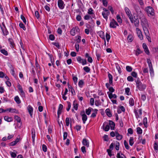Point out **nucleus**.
Returning <instances> with one entry per match:
<instances>
[{
  "mask_svg": "<svg viewBox=\"0 0 158 158\" xmlns=\"http://www.w3.org/2000/svg\"><path fill=\"white\" fill-rule=\"evenodd\" d=\"M140 21L141 25H142L143 29L146 38L149 41L151 42V38L149 36L148 30L149 28V25L147 20L145 17L144 18L141 19Z\"/></svg>",
  "mask_w": 158,
  "mask_h": 158,
  "instance_id": "obj_1",
  "label": "nucleus"
},
{
  "mask_svg": "<svg viewBox=\"0 0 158 158\" xmlns=\"http://www.w3.org/2000/svg\"><path fill=\"white\" fill-rule=\"evenodd\" d=\"M125 10L131 22L134 23L135 27H138L139 23V20L136 19V16L134 15H133V16H132L131 12L128 8L125 7Z\"/></svg>",
  "mask_w": 158,
  "mask_h": 158,
  "instance_id": "obj_2",
  "label": "nucleus"
},
{
  "mask_svg": "<svg viewBox=\"0 0 158 158\" xmlns=\"http://www.w3.org/2000/svg\"><path fill=\"white\" fill-rule=\"evenodd\" d=\"M135 9L136 12V19H137L138 20L139 19L141 20L145 17L141 11L139 7L138 6L135 5Z\"/></svg>",
  "mask_w": 158,
  "mask_h": 158,
  "instance_id": "obj_3",
  "label": "nucleus"
},
{
  "mask_svg": "<svg viewBox=\"0 0 158 158\" xmlns=\"http://www.w3.org/2000/svg\"><path fill=\"white\" fill-rule=\"evenodd\" d=\"M145 10L149 16H153L154 15V10L152 7L150 6H147L145 8Z\"/></svg>",
  "mask_w": 158,
  "mask_h": 158,
  "instance_id": "obj_4",
  "label": "nucleus"
},
{
  "mask_svg": "<svg viewBox=\"0 0 158 158\" xmlns=\"http://www.w3.org/2000/svg\"><path fill=\"white\" fill-rule=\"evenodd\" d=\"M136 85L137 87L140 91L144 90L146 87V85L145 84H142L138 80L136 81Z\"/></svg>",
  "mask_w": 158,
  "mask_h": 158,
  "instance_id": "obj_5",
  "label": "nucleus"
},
{
  "mask_svg": "<svg viewBox=\"0 0 158 158\" xmlns=\"http://www.w3.org/2000/svg\"><path fill=\"white\" fill-rule=\"evenodd\" d=\"M103 11L102 13V15L103 18L105 19H107L110 14L109 11L105 8H103Z\"/></svg>",
  "mask_w": 158,
  "mask_h": 158,
  "instance_id": "obj_6",
  "label": "nucleus"
},
{
  "mask_svg": "<svg viewBox=\"0 0 158 158\" xmlns=\"http://www.w3.org/2000/svg\"><path fill=\"white\" fill-rule=\"evenodd\" d=\"M136 33L140 40H143V37L140 30L137 27L136 29Z\"/></svg>",
  "mask_w": 158,
  "mask_h": 158,
  "instance_id": "obj_7",
  "label": "nucleus"
},
{
  "mask_svg": "<svg viewBox=\"0 0 158 158\" xmlns=\"http://www.w3.org/2000/svg\"><path fill=\"white\" fill-rule=\"evenodd\" d=\"M80 114L82 116L83 123L85 124L87 119V116L85 114L84 111L81 112Z\"/></svg>",
  "mask_w": 158,
  "mask_h": 158,
  "instance_id": "obj_8",
  "label": "nucleus"
},
{
  "mask_svg": "<svg viewBox=\"0 0 158 158\" xmlns=\"http://www.w3.org/2000/svg\"><path fill=\"white\" fill-rule=\"evenodd\" d=\"M118 26V23L114 19L112 20L110 23V26L111 27L115 28Z\"/></svg>",
  "mask_w": 158,
  "mask_h": 158,
  "instance_id": "obj_9",
  "label": "nucleus"
},
{
  "mask_svg": "<svg viewBox=\"0 0 158 158\" xmlns=\"http://www.w3.org/2000/svg\"><path fill=\"white\" fill-rule=\"evenodd\" d=\"M78 30L79 28L78 27L73 28L70 31L71 34L73 36L75 35L77 32H78Z\"/></svg>",
  "mask_w": 158,
  "mask_h": 158,
  "instance_id": "obj_10",
  "label": "nucleus"
},
{
  "mask_svg": "<svg viewBox=\"0 0 158 158\" xmlns=\"http://www.w3.org/2000/svg\"><path fill=\"white\" fill-rule=\"evenodd\" d=\"M58 5L60 9H63L64 7V2L62 0H59L58 1Z\"/></svg>",
  "mask_w": 158,
  "mask_h": 158,
  "instance_id": "obj_11",
  "label": "nucleus"
},
{
  "mask_svg": "<svg viewBox=\"0 0 158 158\" xmlns=\"http://www.w3.org/2000/svg\"><path fill=\"white\" fill-rule=\"evenodd\" d=\"M82 143L84 146H86L87 147H89V142L86 139H83Z\"/></svg>",
  "mask_w": 158,
  "mask_h": 158,
  "instance_id": "obj_12",
  "label": "nucleus"
},
{
  "mask_svg": "<svg viewBox=\"0 0 158 158\" xmlns=\"http://www.w3.org/2000/svg\"><path fill=\"white\" fill-rule=\"evenodd\" d=\"M63 106L62 104H60L59 106L58 109L57 111V114L58 118L59 117L60 115L61 114V113L62 110L63 109Z\"/></svg>",
  "mask_w": 158,
  "mask_h": 158,
  "instance_id": "obj_13",
  "label": "nucleus"
},
{
  "mask_svg": "<svg viewBox=\"0 0 158 158\" xmlns=\"http://www.w3.org/2000/svg\"><path fill=\"white\" fill-rule=\"evenodd\" d=\"M27 110L30 116L32 117L33 113V108L30 105H29L27 108Z\"/></svg>",
  "mask_w": 158,
  "mask_h": 158,
  "instance_id": "obj_14",
  "label": "nucleus"
},
{
  "mask_svg": "<svg viewBox=\"0 0 158 158\" xmlns=\"http://www.w3.org/2000/svg\"><path fill=\"white\" fill-rule=\"evenodd\" d=\"M106 123H104L103 124V128L104 130L107 131H109L110 129L109 126L107 124H106Z\"/></svg>",
  "mask_w": 158,
  "mask_h": 158,
  "instance_id": "obj_15",
  "label": "nucleus"
},
{
  "mask_svg": "<svg viewBox=\"0 0 158 158\" xmlns=\"http://www.w3.org/2000/svg\"><path fill=\"white\" fill-rule=\"evenodd\" d=\"M97 33L101 38L103 40H105V35L103 32L101 31L98 32Z\"/></svg>",
  "mask_w": 158,
  "mask_h": 158,
  "instance_id": "obj_16",
  "label": "nucleus"
},
{
  "mask_svg": "<svg viewBox=\"0 0 158 158\" xmlns=\"http://www.w3.org/2000/svg\"><path fill=\"white\" fill-rule=\"evenodd\" d=\"M116 157L117 158H126V156L120 152L117 154Z\"/></svg>",
  "mask_w": 158,
  "mask_h": 158,
  "instance_id": "obj_17",
  "label": "nucleus"
},
{
  "mask_svg": "<svg viewBox=\"0 0 158 158\" xmlns=\"http://www.w3.org/2000/svg\"><path fill=\"white\" fill-rule=\"evenodd\" d=\"M7 110H8V111L11 113H18V111L15 109L14 108H7Z\"/></svg>",
  "mask_w": 158,
  "mask_h": 158,
  "instance_id": "obj_18",
  "label": "nucleus"
},
{
  "mask_svg": "<svg viewBox=\"0 0 158 158\" xmlns=\"http://www.w3.org/2000/svg\"><path fill=\"white\" fill-rule=\"evenodd\" d=\"M20 139L19 138H17L16 140L10 143V145L11 146H13L16 144L19 141Z\"/></svg>",
  "mask_w": 158,
  "mask_h": 158,
  "instance_id": "obj_19",
  "label": "nucleus"
},
{
  "mask_svg": "<svg viewBox=\"0 0 158 158\" xmlns=\"http://www.w3.org/2000/svg\"><path fill=\"white\" fill-rule=\"evenodd\" d=\"M115 135L116 137L117 140H120L122 139V135H120L118 132H115Z\"/></svg>",
  "mask_w": 158,
  "mask_h": 158,
  "instance_id": "obj_20",
  "label": "nucleus"
},
{
  "mask_svg": "<svg viewBox=\"0 0 158 158\" xmlns=\"http://www.w3.org/2000/svg\"><path fill=\"white\" fill-rule=\"evenodd\" d=\"M31 135L32 141L33 142L35 141V131L34 129H33L31 130Z\"/></svg>",
  "mask_w": 158,
  "mask_h": 158,
  "instance_id": "obj_21",
  "label": "nucleus"
},
{
  "mask_svg": "<svg viewBox=\"0 0 158 158\" xmlns=\"http://www.w3.org/2000/svg\"><path fill=\"white\" fill-rule=\"evenodd\" d=\"M78 104L77 102L75 101H74L73 102V108L75 110H77L78 108Z\"/></svg>",
  "mask_w": 158,
  "mask_h": 158,
  "instance_id": "obj_22",
  "label": "nucleus"
},
{
  "mask_svg": "<svg viewBox=\"0 0 158 158\" xmlns=\"http://www.w3.org/2000/svg\"><path fill=\"white\" fill-rule=\"evenodd\" d=\"M109 125L110 126L111 130H114L115 126V124L114 123L111 121H110Z\"/></svg>",
  "mask_w": 158,
  "mask_h": 158,
  "instance_id": "obj_23",
  "label": "nucleus"
},
{
  "mask_svg": "<svg viewBox=\"0 0 158 158\" xmlns=\"http://www.w3.org/2000/svg\"><path fill=\"white\" fill-rule=\"evenodd\" d=\"M4 119L8 122H11L12 120V118H11L10 117H8L7 116H5L4 117Z\"/></svg>",
  "mask_w": 158,
  "mask_h": 158,
  "instance_id": "obj_24",
  "label": "nucleus"
},
{
  "mask_svg": "<svg viewBox=\"0 0 158 158\" xmlns=\"http://www.w3.org/2000/svg\"><path fill=\"white\" fill-rule=\"evenodd\" d=\"M109 97L110 99L115 98H116L117 96L115 94H113L112 93H110L109 94Z\"/></svg>",
  "mask_w": 158,
  "mask_h": 158,
  "instance_id": "obj_25",
  "label": "nucleus"
},
{
  "mask_svg": "<svg viewBox=\"0 0 158 158\" xmlns=\"http://www.w3.org/2000/svg\"><path fill=\"white\" fill-rule=\"evenodd\" d=\"M105 112L108 116L110 117L112 116V114L110 112V110L109 109H106V110Z\"/></svg>",
  "mask_w": 158,
  "mask_h": 158,
  "instance_id": "obj_26",
  "label": "nucleus"
},
{
  "mask_svg": "<svg viewBox=\"0 0 158 158\" xmlns=\"http://www.w3.org/2000/svg\"><path fill=\"white\" fill-rule=\"evenodd\" d=\"M108 77L109 79V83L111 84L112 83L113 77L112 75L110 73H109L108 75Z\"/></svg>",
  "mask_w": 158,
  "mask_h": 158,
  "instance_id": "obj_27",
  "label": "nucleus"
},
{
  "mask_svg": "<svg viewBox=\"0 0 158 158\" xmlns=\"http://www.w3.org/2000/svg\"><path fill=\"white\" fill-rule=\"evenodd\" d=\"M127 39L129 42H132L133 40V37L132 35H129L127 37Z\"/></svg>",
  "mask_w": 158,
  "mask_h": 158,
  "instance_id": "obj_28",
  "label": "nucleus"
},
{
  "mask_svg": "<svg viewBox=\"0 0 158 158\" xmlns=\"http://www.w3.org/2000/svg\"><path fill=\"white\" fill-rule=\"evenodd\" d=\"M129 103L131 106H133L134 104V101L132 98H130L129 100Z\"/></svg>",
  "mask_w": 158,
  "mask_h": 158,
  "instance_id": "obj_29",
  "label": "nucleus"
},
{
  "mask_svg": "<svg viewBox=\"0 0 158 158\" xmlns=\"http://www.w3.org/2000/svg\"><path fill=\"white\" fill-rule=\"evenodd\" d=\"M147 62L149 67H152V66L151 60L149 59H147Z\"/></svg>",
  "mask_w": 158,
  "mask_h": 158,
  "instance_id": "obj_30",
  "label": "nucleus"
},
{
  "mask_svg": "<svg viewBox=\"0 0 158 158\" xmlns=\"http://www.w3.org/2000/svg\"><path fill=\"white\" fill-rule=\"evenodd\" d=\"M0 52L1 53L5 56H7L8 54L7 52L4 49L1 50Z\"/></svg>",
  "mask_w": 158,
  "mask_h": 158,
  "instance_id": "obj_31",
  "label": "nucleus"
},
{
  "mask_svg": "<svg viewBox=\"0 0 158 158\" xmlns=\"http://www.w3.org/2000/svg\"><path fill=\"white\" fill-rule=\"evenodd\" d=\"M129 142L130 145L131 146H132L134 143L133 137H131L130 138Z\"/></svg>",
  "mask_w": 158,
  "mask_h": 158,
  "instance_id": "obj_32",
  "label": "nucleus"
},
{
  "mask_svg": "<svg viewBox=\"0 0 158 158\" xmlns=\"http://www.w3.org/2000/svg\"><path fill=\"white\" fill-rule=\"evenodd\" d=\"M139 139L140 141V142H141L142 144H144L145 143L146 140L145 139H142V138L141 136L139 137Z\"/></svg>",
  "mask_w": 158,
  "mask_h": 158,
  "instance_id": "obj_33",
  "label": "nucleus"
},
{
  "mask_svg": "<svg viewBox=\"0 0 158 158\" xmlns=\"http://www.w3.org/2000/svg\"><path fill=\"white\" fill-rule=\"evenodd\" d=\"M87 13L89 15L94 14V10L92 8H90L88 10Z\"/></svg>",
  "mask_w": 158,
  "mask_h": 158,
  "instance_id": "obj_34",
  "label": "nucleus"
},
{
  "mask_svg": "<svg viewBox=\"0 0 158 158\" xmlns=\"http://www.w3.org/2000/svg\"><path fill=\"white\" fill-rule=\"evenodd\" d=\"M93 109L91 108H89L88 109H86L85 110L86 113L88 115H89L91 113V109Z\"/></svg>",
  "mask_w": 158,
  "mask_h": 158,
  "instance_id": "obj_35",
  "label": "nucleus"
},
{
  "mask_svg": "<svg viewBox=\"0 0 158 158\" xmlns=\"http://www.w3.org/2000/svg\"><path fill=\"white\" fill-rule=\"evenodd\" d=\"M15 100L18 104L20 103L21 102L18 96H16L15 97Z\"/></svg>",
  "mask_w": 158,
  "mask_h": 158,
  "instance_id": "obj_36",
  "label": "nucleus"
},
{
  "mask_svg": "<svg viewBox=\"0 0 158 158\" xmlns=\"http://www.w3.org/2000/svg\"><path fill=\"white\" fill-rule=\"evenodd\" d=\"M154 148L155 151H157L158 150V144L156 142H155L154 145Z\"/></svg>",
  "mask_w": 158,
  "mask_h": 158,
  "instance_id": "obj_37",
  "label": "nucleus"
},
{
  "mask_svg": "<svg viewBox=\"0 0 158 158\" xmlns=\"http://www.w3.org/2000/svg\"><path fill=\"white\" fill-rule=\"evenodd\" d=\"M115 147V148L117 150H119V143L118 142H117L114 145Z\"/></svg>",
  "mask_w": 158,
  "mask_h": 158,
  "instance_id": "obj_38",
  "label": "nucleus"
},
{
  "mask_svg": "<svg viewBox=\"0 0 158 158\" xmlns=\"http://www.w3.org/2000/svg\"><path fill=\"white\" fill-rule=\"evenodd\" d=\"M116 18L117 20V21L118 23H122V20L121 18V17L119 15H118L116 16Z\"/></svg>",
  "mask_w": 158,
  "mask_h": 158,
  "instance_id": "obj_39",
  "label": "nucleus"
},
{
  "mask_svg": "<svg viewBox=\"0 0 158 158\" xmlns=\"http://www.w3.org/2000/svg\"><path fill=\"white\" fill-rule=\"evenodd\" d=\"M141 51L140 50V49L139 48H138L136 51L135 55L136 56H138L139 54H141Z\"/></svg>",
  "mask_w": 158,
  "mask_h": 158,
  "instance_id": "obj_40",
  "label": "nucleus"
},
{
  "mask_svg": "<svg viewBox=\"0 0 158 158\" xmlns=\"http://www.w3.org/2000/svg\"><path fill=\"white\" fill-rule=\"evenodd\" d=\"M106 40L107 41V42H108L110 38V36L109 34L106 33Z\"/></svg>",
  "mask_w": 158,
  "mask_h": 158,
  "instance_id": "obj_41",
  "label": "nucleus"
},
{
  "mask_svg": "<svg viewBox=\"0 0 158 158\" xmlns=\"http://www.w3.org/2000/svg\"><path fill=\"white\" fill-rule=\"evenodd\" d=\"M124 144L126 148L127 149H129V146L128 145V143L126 140H124Z\"/></svg>",
  "mask_w": 158,
  "mask_h": 158,
  "instance_id": "obj_42",
  "label": "nucleus"
},
{
  "mask_svg": "<svg viewBox=\"0 0 158 158\" xmlns=\"http://www.w3.org/2000/svg\"><path fill=\"white\" fill-rule=\"evenodd\" d=\"M150 69V73L151 76H153L154 75V71L152 68V67H149Z\"/></svg>",
  "mask_w": 158,
  "mask_h": 158,
  "instance_id": "obj_43",
  "label": "nucleus"
},
{
  "mask_svg": "<svg viewBox=\"0 0 158 158\" xmlns=\"http://www.w3.org/2000/svg\"><path fill=\"white\" fill-rule=\"evenodd\" d=\"M83 84H84V82L82 80L80 81H79V82H78V85L81 88L82 87L83 85Z\"/></svg>",
  "mask_w": 158,
  "mask_h": 158,
  "instance_id": "obj_44",
  "label": "nucleus"
},
{
  "mask_svg": "<svg viewBox=\"0 0 158 158\" xmlns=\"http://www.w3.org/2000/svg\"><path fill=\"white\" fill-rule=\"evenodd\" d=\"M136 131L137 132L138 134H141L142 132V130L141 128L139 127H138L136 128Z\"/></svg>",
  "mask_w": 158,
  "mask_h": 158,
  "instance_id": "obj_45",
  "label": "nucleus"
},
{
  "mask_svg": "<svg viewBox=\"0 0 158 158\" xmlns=\"http://www.w3.org/2000/svg\"><path fill=\"white\" fill-rule=\"evenodd\" d=\"M19 26L20 27L22 28L24 31H25L26 30V28L25 27L24 24L22 23H20L19 24Z\"/></svg>",
  "mask_w": 158,
  "mask_h": 158,
  "instance_id": "obj_46",
  "label": "nucleus"
},
{
  "mask_svg": "<svg viewBox=\"0 0 158 158\" xmlns=\"http://www.w3.org/2000/svg\"><path fill=\"white\" fill-rule=\"evenodd\" d=\"M21 18L22 20L23 21V23L25 24H26L27 22L26 20L25 17L22 15H21Z\"/></svg>",
  "mask_w": 158,
  "mask_h": 158,
  "instance_id": "obj_47",
  "label": "nucleus"
},
{
  "mask_svg": "<svg viewBox=\"0 0 158 158\" xmlns=\"http://www.w3.org/2000/svg\"><path fill=\"white\" fill-rule=\"evenodd\" d=\"M83 69L86 72L89 73L90 71V69L87 66H85L83 68Z\"/></svg>",
  "mask_w": 158,
  "mask_h": 158,
  "instance_id": "obj_48",
  "label": "nucleus"
},
{
  "mask_svg": "<svg viewBox=\"0 0 158 158\" xmlns=\"http://www.w3.org/2000/svg\"><path fill=\"white\" fill-rule=\"evenodd\" d=\"M15 120H16L17 122L18 123H20V118L17 115L15 116Z\"/></svg>",
  "mask_w": 158,
  "mask_h": 158,
  "instance_id": "obj_49",
  "label": "nucleus"
},
{
  "mask_svg": "<svg viewBox=\"0 0 158 158\" xmlns=\"http://www.w3.org/2000/svg\"><path fill=\"white\" fill-rule=\"evenodd\" d=\"M126 69L129 72H131L132 70V68L131 67L129 66H127L126 67Z\"/></svg>",
  "mask_w": 158,
  "mask_h": 158,
  "instance_id": "obj_50",
  "label": "nucleus"
},
{
  "mask_svg": "<svg viewBox=\"0 0 158 158\" xmlns=\"http://www.w3.org/2000/svg\"><path fill=\"white\" fill-rule=\"evenodd\" d=\"M10 153L12 157L13 158H15L16 157V154L15 153L12 152H10Z\"/></svg>",
  "mask_w": 158,
  "mask_h": 158,
  "instance_id": "obj_51",
  "label": "nucleus"
},
{
  "mask_svg": "<svg viewBox=\"0 0 158 158\" xmlns=\"http://www.w3.org/2000/svg\"><path fill=\"white\" fill-rule=\"evenodd\" d=\"M103 5L105 7H106L107 6L108 2L106 0H102Z\"/></svg>",
  "mask_w": 158,
  "mask_h": 158,
  "instance_id": "obj_52",
  "label": "nucleus"
},
{
  "mask_svg": "<svg viewBox=\"0 0 158 158\" xmlns=\"http://www.w3.org/2000/svg\"><path fill=\"white\" fill-rule=\"evenodd\" d=\"M95 105L97 106H99L101 105V103L100 100H96L95 101Z\"/></svg>",
  "mask_w": 158,
  "mask_h": 158,
  "instance_id": "obj_53",
  "label": "nucleus"
},
{
  "mask_svg": "<svg viewBox=\"0 0 158 158\" xmlns=\"http://www.w3.org/2000/svg\"><path fill=\"white\" fill-rule=\"evenodd\" d=\"M76 37L77 38L76 40L77 42L78 43H80L81 41V37L80 36H76Z\"/></svg>",
  "mask_w": 158,
  "mask_h": 158,
  "instance_id": "obj_54",
  "label": "nucleus"
},
{
  "mask_svg": "<svg viewBox=\"0 0 158 158\" xmlns=\"http://www.w3.org/2000/svg\"><path fill=\"white\" fill-rule=\"evenodd\" d=\"M42 150L44 152H46L47 151V147L44 144H43L42 145Z\"/></svg>",
  "mask_w": 158,
  "mask_h": 158,
  "instance_id": "obj_55",
  "label": "nucleus"
},
{
  "mask_svg": "<svg viewBox=\"0 0 158 158\" xmlns=\"http://www.w3.org/2000/svg\"><path fill=\"white\" fill-rule=\"evenodd\" d=\"M127 80L128 81H132L134 80L133 78L131 76H129L127 77Z\"/></svg>",
  "mask_w": 158,
  "mask_h": 158,
  "instance_id": "obj_56",
  "label": "nucleus"
},
{
  "mask_svg": "<svg viewBox=\"0 0 158 158\" xmlns=\"http://www.w3.org/2000/svg\"><path fill=\"white\" fill-rule=\"evenodd\" d=\"M75 48L77 51L78 52L79 50V45L78 43H76L75 44Z\"/></svg>",
  "mask_w": 158,
  "mask_h": 158,
  "instance_id": "obj_57",
  "label": "nucleus"
},
{
  "mask_svg": "<svg viewBox=\"0 0 158 158\" xmlns=\"http://www.w3.org/2000/svg\"><path fill=\"white\" fill-rule=\"evenodd\" d=\"M116 68L118 70L119 73H121V69L120 66L118 65H116Z\"/></svg>",
  "mask_w": 158,
  "mask_h": 158,
  "instance_id": "obj_58",
  "label": "nucleus"
},
{
  "mask_svg": "<svg viewBox=\"0 0 158 158\" xmlns=\"http://www.w3.org/2000/svg\"><path fill=\"white\" fill-rule=\"evenodd\" d=\"M67 135V132H64L63 134V139L64 140H65L66 139Z\"/></svg>",
  "mask_w": 158,
  "mask_h": 158,
  "instance_id": "obj_59",
  "label": "nucleus"
},
{
  "mask_svg": "<svg viewBox=\"0 0 158 158\" xmlns=\"http://www.w3.org/2000/svg\"><path fill=\"white\" fill-rule=\"evenodd\" d=\"M66 125L67 126H68L69 124V120L68 118H67L66 119Z\"/></svg>",
  "mask_w": 158,
  "mask_h": 158,
  "instance_id": "obj_60",
  "label": "nucleus"
},
{
  "mask_svg": "<svg viewBox=\"0 0 158 158\" xmlns=\"http://www.w3.org/2000/svg\"><path fill=\"white\" fill-rule=\"evenodd\" d=\"M54 36L52 35H50L49 36V39L51 40H54Z\"/></svg>",
  "mask_w": 158,
  "mask_h": 158,
  "instance_id": "obj_61",
  "label": "nucleus"
},
{
  "mask_svg": "<svg viewBox=\"0 0 158 158\" xmlns=\"http://www.w3.org/2000/svg\"><path fill=\"white\" fill-rule=\"evenodd\" d=\"M81 150L83 153H85L86 152L85 148L84 146L81 148Z\"/></svg>",
  "mask_w": 158,
  "mask_h": 158,
  "instance_id": "obj_62",
  "label": "nucleus"
},
{
  "mask_svg": "<svg viewBox=\"0 0 158 158\" xmlns=\"http://www.w3.org/2000/svg\"><path fill=\"white\" fill-rule=\"evenodd\" d=\"M108 8L111 11V13L113 14L114 12V11L113 10L112 7L111 6H109L108 7Z\"/></svg>",
  "mask_w": 158,
  "mask_h": 158,
  "instance_id": "obj_63",
  "label": "nucleus"
},
{
  "mask_svg": "<svg viewBox=\"0 0 158 158\" xmlns=\"http://www.w3.org/2000/svg\"><path fill=\"white\" fill-rule=\"evenodd\" d=\"M103 138L105 141H107L108 140V137L107 135H105L103 136Z\"/></svg>",
  "mask_w": 158,
  "mask_h": 158,
  "instance_id": "obj_64",
  "label": "nucleus"
}]
</instances>
